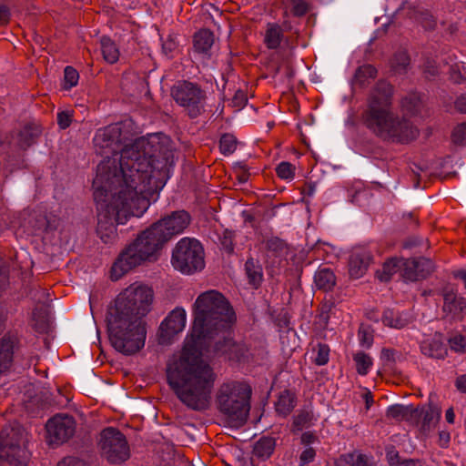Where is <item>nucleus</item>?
<instances>
[{"label": "nucleus", "instance_id": "f257e3e1", "mask_svg": "<svg viewBox=\"0 0 466 466\" xmlns=\"http://www.w3.org/2000/svg\"><path fill=\"white\" fill-rule=\"evenodd\" d=\"M157 138L139 139L122 152L120 171L116 160L107 159L96 167L93 180L96 203V234L104 243L117 237L116 224H124L130 216L139 217L148 208L147 196L160 190L168 179V161L157 160L151 166L145 154L154 151Z\"/></svg>", "mask_w": 466, "mask_h": 466}, {"label": "nucleus", "instance_id": "f03ea898", "mask_svg": "<svg viewBox=\"0 0 466 466\" xmlns=\"http://www.w3.org/2000/svg\"><path fill=\"white\" fill-rule=\"evenodd\" d=\"M226 333L210 341H198L196 345L186 343L179 358L167 366L169 386L177 399L192 410L203 411L209 407L216 380V374L201 358L200 350L225 356L228 360L241 361L246 358L247 346L234 341Z\"/></svg>", "mask_w": 466, "mask_h": 466}, {"label": "nucleus", "instance_id": "7ed1b4c3", "mask_svg": "<svg viewBox=\"0 0 466 466\" xmlns=\"http://www.w3.org/2000/svg\"><path fill=\"white\" fill-rule=\"evenodd\" d=\"M153 297L149 287L137 282L116 297L106 317L109 340L115 350L132 355L144 347L147 331L141 319L149 312Z\"/></svg>", "mask_w": 466, "mask_h": 466}, {"label": "nucleus", "instance_id": "20e7f679", "mask_svg": "<svg viewBox=\"0 0 466 466\" xmlns=\"http://www.w3.org/2000/svg\"><path fill=\"white\" fill-rule=\"evenodd\" d=\"M191 216L186 210L172 211L144 230L118 255L111 268V278L119 279L134 268L151 260L173 237L189 226Z\"/></svg>", "mask_w": 466, "mask_h": 466}, {"label": "nucleus", "instance_id": "39448f33", "mask_svg": "<svg viewBox=\"0 0 466 466\" xmlns=\"http://www.w3.org/2000/svg\"><path fill=\"white\" fill-rule=\"evenodd\" d=\"M392 96L393 86L380 80L370 92L363 115L364 124L382 140L409 143L418 137L419 130L410 120L392 111Z\"/></svg>", "mask_w": 466, "mask_h": 466}, {"label": "nucleus", "instance_id": "423d86ee", "mask_svg": "<svg viewBox=\"0 0 466 466\" xmlns=\"http://www.w3.org/2000/svg\"><path fill=\"white\" fill-rule=\"evenodd\" d=\"M193 328L190 345L210 341L228 332L236 323V313L224 295L211 289L198 295L193 305Z\"/></svg>", "mask_w": 466, "mask_h": 466}, {"label": "nucleus", "instance_id": "0eeeda50", "mask_svg": "<svg viewBox=\"0 0 466 466\" xmlns=\"http://www.w3.org/2000/svg\"><path fill=\"white\" fill-rule=\"evenodd\" d=\"M153 137L157 138V146L154 147L151 149L150 153L145 154V158L150 162L151 166H156L157 160H167L168 161V172L170 171V167L173 166L174 157L173 153L170 148H168V138L160 134H153L149 135L147 137H141L134 141L131 145L126 146L121 149L120 155L118 156L117 149L120 147L121 143V127L118 124L109 125L106 127L99 128L94 137L93 142L96 148L105 150L108 149V152L113 153V157H106L103 160L106 161L107 159L116 160V165L117 168V174L119 177L122 179V173L120 171V158L122 157V152L129 147L134 146L137 140L139 139H151ZM102 163V161L98 164V166Z\"/></svg>", "mask_w": 466, "mask_h": 466}, {"label": "nucleus", "instance_id": "6e6552de", "mask_svg": "<svg viewBox=\"0 0 466 466\" xmlns=\"http://www.w3.org/2000/svg\"><path fill=\"white\" fill-rule=\"evenodd\" d=\"M250 395V387L243 382H224L216 396L218 409L233 426H240L248 419Z\"/></svg>", "mask_w": 466, "mask_h": 466}, {"label": "nucleus", "instance_id": "1a4fd4ad", "mask_svg": "<svg viewBox=\"0 0 466 466\" xmlns=\"http://www.w3.org/2000/svg\"><path fill=\"white\" fill-rule=\"evenodd\" d=\"M0 459L12 466H26L30 452L26 447L27 434L21 426L1 431Z\"/></svg>", "mask_w": 466, "mask_h": 466}, {"label": "nucleus", "instance_id": "9d476101", "mask_svg": "<svg viewBox=\"0 0 466 466\" xmlns=\"http://www.w3.org/2000/svg\"><path fill=\"white\" fill-rule=\"evenodd\" d=\"M173 267L185 274H193L204 268V249L201 243L189 238H181L172 252Z\"/></svg>", "mask_w": 466, "mask_h": 466}, {"label": "nucleus", "instance_id": "9b49d317", "mask_svg": "<svg viewBox=\"0 0 466 466\" xmlns=\"http://www.w3.org/2000/svg\"><path fill=\"white\" fill-rule=\"evenodd\" d=\"M171 96L190 118H197L206 111L207 94L197 83L177 82L171 88Z\"/></svg>", "mask_w": 466, "mask_h": 466}, {"label": "nucleus", "instance_id": "f8f14e48", "mask_svg": "<svg viewBox=\"0 0 466 466\" xmlns=\"http://www.w3.org/2000/svg\"><path fill=\"white\" fill-rule=\"evenodd\" d=\"M98 448L101 456L110 464H121L130 457V448L126 436L114 427H107L100 432Z\"/></svg>", "mask_w": 466, "mask_h": 466}, {"label": "nucleus", "instance_id": "ddd939ff", "mask_svg": "<svg viewBox=\"0 0 466 466\" xmlns=\"http://www.w3.org/2000/svg\"><path fill=\"white\" fill-rule=\"evenodd\" d=\"M46 431L51 443H64L74 436L76 421L72 416L57 414L47 421Z\"/></svg>", "mask_w": 466, "mask_h": 466}, {"label": "nucleus", "instance_id": "4468645a", "mask_svg": "<svg viewBox=\"0 0 466 466\" xmlns=\"http://www.w3.org/2000/svg\"><path fill=\"white\" fill-rule=\"evenodd\" d=\"M186 325V311L177 308L163 320L158 330L160 344L170 343L172 338L181 332Z\"/></svg>", "mask_w": 466, "mask_h": 466}, {"label": "nucleus", "instance_id": "2eb2a0df", "mask_svg": "<svg viewBox=\"0 0 466 466\" xmlns=\"http://www.w3.org/2000/svg\"><path fill=\"white\" fill-rule=\"evenodd\" d=\"M291 29L289 22L285 21L282 25L272 22L268 23L265 27L263 42L268 49H278L282 42L289 43V38L284 35L285 31Z\"/></svg>", "mask_w": 466, "mask_h": 466}, {"label": "nucleus", "instance_id": "dca6fc26", "mask_svg": "<svg viewBox=\"0 0 466 466\" xmlns=\"http://www.w3.org/2000/svg\"><path fill=\"white\" fill-rule=\"evenodd\" d=\"M443 312L446 317L452 319H462L466 312V302L463 298L458 296L452 289L443 290Z\"/></svg>", "mask_w": 466, "mask_h": 466}, {"label": "nucleus", "instance_id": "f3484780", "mask_svg": "<svg viewBox=\"0 0 466 466\" xmlns=\"http://www.w3.org/2000/svg\"><path fill=\"white\" fill-rule=\"evenodd\" d=\"M372 256L370 252L365 248H355L349 260V273L351 278L360 279L367 271Z\"/></svg>", "mask_w": 466, "mask_h": 466}, {"label": "nucleus", "instance_id": "a211bd4d", "mask_svg": "<svg viewBox=\"0 0 466 466\" xmlns=\"http://www.w3.org/2000/svg\"><path fill=\"white\" fill-rule=\"evenodd\" d=\"M18 343L17 335L6 333L0 339V373L8 370L13 361L14 350Z\"/></svg>", "mask_w": 466, "mask_h": 466}, {"label": "nucleus", "instance_id": "6ab92c4d", "mask_svg": "<svg viewBox=\"0 0 466 466\" xmlns=\"http://www.w3.org/2000/svg\"><path fill=\"white\" fill-rule=\"evenodd\" d=\"M419 416L412 424L420 426V430L423 433L429 432L433 429L441 417V410L432 405L418 409Z\"/></svg>", "mask_w": 466, "mask_h": 466}, {"label": "nucleus", "instance_id": "aec40b11", "mask_svg": "<svg viewBox=\"0 0 466 466\" xmlns=\"http://www.w3.org/2000/svg\"><path fill=\"white\" fill-rule=\"evenodd\" d=\"M419 416L418 408L412 405L395 404L388 408L386 417L396 421H407L412 424Z\"/></svg>", "mask_w": 466, "mask_h": 466}, {"label": "nucleus", "instance_id": "412c9836", "mask_svg": "<svg viewBox=\"0 0 466 466\" xmlns=\"http://www.w3.org/2000/svg\"><path fill=\"white\" fill-rule=\"evenodd\" d=\"M420 351L423 355L441 360L447 355V348L445 344L438 338L424 339L420 343Z\"/></svg>", "mask_w": 466, "mask_h": 466}, {"label": "nucleus", "instance_id": "4be33fe9", "mask_svg": "<svg viewBox=\"0 0 466 466\" xmlns=\"http://www.w3.org/2000/svg\"><path fill=\"white\" fill-rule=\"evenodd\" d=\"M381 319L385 326L393 329H402L410 322V317L408 313L392 309H385Z\"/></svg>", "mask_w": 466, "mask_h": 466}, {"label": "nucleus", "instance_id": "5701e85b", "mask_svg": "<svg viewBox=\"0 0 466 466\" xmlns=\"http://www.w3.org/2000/svg\"><path fill=\"white\" fill-rule=\"evenodd\" d=\"M215 37L213 33L208 29H202L194 35L195 51L209 56V51L214 44Z\"/></svg>", "mask_w": 466, "mask_h": 466}, {"label": "nucleus", "instance_id": "b1692460", "mask_svg": "<svg viewBox=\"0 0 466 466\" xmlns=\"http://www.w3.org/2000/svg\"><path fill=\"white\" fill-rule=\"evenodd\" d=\"M276 448V440L270 436H263L257 441L253 447V455L260 460L268 459Z\"/></svg>", "mask_w": 466, "mask_h": 466}, {"label": "nucleus", "instance_id": "393cba45", "mask_svg": "<svg viewBox=\"0 0 466 466\" xmlns=\"http://www.w3.org/2000/svg\"><path fill=\"white\" fill-rule=\"evenodd\" d=\"M377 69L372 65H363L359 66L354 74L352 85L363 87L370 83L371 79L376 78Z\"/></svg>", "mask_w": 466, "mask_h": 466}, {"label": "nucleus", "instance_id": "a878e982", "mask_svg": "<svg viewBox=\"0 0 466 466\" xmlns=\"http://www.w3.org/2000/svg\"><path fill=\"white\" fill-rule=\"evenodd\" d=\"M314 281L319 289L330 291L336 285V277L329 268H319L314 276Z\"/></svg>", "mask_w": 466, "mask_h": 466}, {"label": "nucleus", "instance_id": "bb28decb", "mask_svg": "<svg viewBox=\"0 0 466 466\" xmlns=\"http://www.w3.org/2000/svg\"><path fill=\"white\" fill-rule=\"evenodd\" d=\"M296 406V396L289 390H284L279 396L275 404L276 411L279 415L288 416Z\"/></svg>", "mask_w": 466, "mask_h": 466}, {"label": "nucleus", "instance_id": "cd10ccee", "mask_svg": "<svg viewBox=\"0 0 466 466\" xmlns=\"http://www.w3.org/2000/svg\"><path fill=\"white\" fill-rule=\"evenodd\" d=\"M245 271L249 284L258 288L263 279L262 267L258 260L249 258L245 263Z\"/></svg>", "mask_w": 466, "mask_h": 466}, {"label": "nucleus", "instance_id": "c85d7f7f", "mask_svg": "<svg viewBox=\"0 0 466 466\" xmlns=\"http://www.w3.org/2000/svg\"><path fill=\"white\" fill-rule=\"evenodd\" d=\"M41 130L35 125H26L18 133L17 145L22 149H26L35 143Z\"/></svg>", "mask_w": 466, "mask_h": 466}, {"label": "nucleus", "instance_id": "c756f323", "mask_svg": "<svg viewBox=\"0 0 466 466\" xmlns=\"http://www.w3.org/2000/svg\"><path fill=\"white\" fill-rule=\"evenodd\" d=\"M34 328L36 331L42 333L46 331L48 327V309L45 304L36 306L32 313Z\"/></svg>", "mask_w": 466, "mask_h": 466}, {"label": "nucleus", "instance_id": "7c9ffc66", "mask_svg": "<svg viewBox=\"0 0 466 466\" xmlns=\"http://www.w3.org/2000/svg\"><path fill=\"white\" fill-rule=\"evenodd\" d=\"M402 258H390L387 260L381 270L377 271V277L380 281L388 282L391 277L399 270L401 269Z\"/></svg>", "mask_w": 466, "mask_h": 466}, {"label": "nucleus", "instance_id": "2f4dec72", "mask_svg": "<svg viewBox=\"0 0 466 466\" xmlns=\"http://www.w3.org/2000/svg\"><path fill=\"white\" fill-rule=\"evenodd\" d=\"M100 44L104 59L109 64L116 63L119 58V51L116 44L107 36L101 37Z\"/></svg>", "mask_w": 466, "mask_h": 466}, {"label": "nucleus", "instance_id": "473e14b6", "mask_svg": "<svg viewBox=\"0 0 466 466\" xmlns=\"http://www.w3.org/2000/svg\"><path fill=\"white\" fill-rule=\"evenodd\" d=\"M410 66V56L404 50L397 52L391 60V68L395 74L403 75L407 73Z\"/></svg>", "mask_w": 466, "mask_h": 466}, {"label": "nucleus", "instance_id": "72a5a7b5", "mask_svg": "<svg viewBox=\"0 0 466 466\" xmlns=\"http://www.w3.org/2000/svg\"><path fill=\"white\" fill-rule=\"evenodd\" d=\"M338 466H368L367 457L360 453H347L341 455L338 461Z\"/></svg>", "mask_w": 466, "mask_h": 466}, {"label": "nucleus", "instance_id": "f704fd0d", "mask_svg": "<svg viewBox=\"0 0 466 466\" xmlns=\"http://www.w3.org/2000/svg\"><path fill=\"white\" fill-rule=\"evenodd\" d=\"M421 106L420 96L416 93L407 95L401 100V107L408 114L415 115L420 111Z\"/></svg>", "mask_w": 466, "mask_h": 466}, {"label": "nucleus", "instance_id": "c9c22d12", "mask_svg": "<svg viewBox=\"0 0 466 466\" xmlns=\"http://www.w3.org/2000/svg\"><path fill=\"white\" fill-rule=\"evenodd\" d=\"M401 269L402 277L406 280L418 281L421 279L419 276V268L416 266L415 258L402 259Z\"/></svg>", "mask_w": 466, "mask_h": 466}, {"label": "nucleus", "instance_id": "e433bc0d", "mask_svg": "<svg viewBox=\"0 0 466 466\" xmlns=\"http://www.w3.org/2000/svg\"><path fill=\"white\" fill-rule=\"evenodd\" d=\"M238 140L232 134L226 133L219 140V149L224 156L231 155L237 149Z\"/></svg>", "mask_w": 466, "mask_h": 466}, {"label": "nucleus", "instance_id": "4c0bfd02", "mask_svg": "<svg viewBox=\"0 0 466 466\" xmlns=\"http://www.w3.org/2000/svg\"><path fill=\"white\" fill-rule=\"evenodd\" d=\"M357 372L360 375H366L372 365V359L366 353L360 351L353 356Z\"/></svg>", "mask_w": 466, "mask_h": 466}, {"label": "nucleus", "instance_id": "58836bf2", "mask_svg": "<svg viewBox=\"0 0 466 466\" xmlns=\"http://www.w3.org/2000/svg\"><path fill=\"white\" fill-rule=\"evenodd\" d=\"M415 262L421 279L428 278L435 269L434 263L429 258L421 257L415 258Z\"/></svg>", "mask_w": 466, "mask_h": 466}, {"label": "nucleus", "instance_id": "ea45409f", "mask_svg": "<svg viewBox=\"0 0 466 466\" xmlns=\"http://www.w3.org/2000/svg\"><path fill=\"white\" fill-rule=\"evenodd\" d=\"M265 245L267 250L272 252L275 256L281 254L287 246L285 241L278 237L268 238L266 239Z\"/></svg>", "mask_w": 466, "mask_h": 466}, {"label": "nucleus", "instance_id": "a19ab883", "mask_svg": "<svg viewBox=\"0 0 466 466\" xmlns=\"http://www.w3.org/2000/svg\"><path fill=\"white\" fill-rule=\"evenodd\" d=\"M312 420L313 414L311 411L301 410L294 417L293 424L298 430H302L303 428L309 426Z\"/></svg>", "mask_w": 466, "mask_h": 466}, {"label": "nucleus", "instance_id": "79ce46f5", "mask_svg": "<svg viewBox=\"0 0 466 466\" xmlns=\"http://www.w3.org/2000/svg\"><path fill=\"white\" fill-rule=\"evenodd\" d=\"M359 339L360 344L367 348L370 347L373 343V329L369 325L361 324L359 329Z\"/></svg>", "mask_w": 466, "mask_h": 466}, {"label": "nucleus", "instance_id": "37998d69", "mask_svg": "<svg viewBox=\"0 0 466 466\" xmlns=\"http://www.w3.org/2000/svg\"><path fill=\"white\" fill-rule=\"evenodd\" d=\"M234 232L229 229L223 230L221 236L219 237V241L222 246V248L229 254L233 253L234 251Z\"/></svg>", "mask_w": 466, "mask_h": 466}, {"label": "nucleus", "instance_id": "c03bdc74", "mask_svg": "<svg viewBox=\"0 0 466 466\" xmlns=\"http://www.w3.org/2000/svg\"><path fill=\"white\" fill-rule=\"evenodd\" d=\"M276 173L282 179H292L295 176V167L289 162L283 161L277 166Z\"/></svg>", "mask_w": 466, "mask_h": 466}, {"label": "nucleus", "instance_id": "a18cd8bd", "mask_svg": "<svg viewBox=\"0 0 466 466\" xmlns=\"http://www.w3.org/2000/svg\"><path fill=\"white\" fill-rule=\"evenodd\" d=\"M329 360V347L327 344L319 343L317 345V356L314 362L318 366L326 365Z\"/></svg>", "mask_w": 466, "mask_h": 466}, {"label": "nucleus", "instance_id": "49530a36", "mask_svg": "<svg viewBox=\"0 0 466 466\" xmlns=\"http://www.w3.org/2000/svg\"><path fill=\"white\" fill-rule=\"evenodd\" d=\"M65 88L70 89L76 86L79 75L78 72L72 66H66L64 71Z\"/></svg>", "mask_w": 466, "mask_h": 466}, {"label": "nucleus", "instance_id": "de8ad7c7", "mask_svg": "<svg viewBox=\"0 0 466 466\" xmlns=\"http://www.w3.org/2000/svg\"><path fill=\"white\" fill-rule=\"evenodd\" d=\"M453 143L457 145L466 144V122L458 125L451 135Z\"/></svg>", "mask_w": 466, "mask_h": 466}, {"label": "nucleus", "instance_id": "09e8293b", "mask_svg": "<svg viewBox=\"0 0 466 466\" xmlns=\"http://www.w3.org/2000/svg\"><path fill=\"white\" fill-rule=\"evenodd\" d=\"M292 13L295 16H303L309 11V5L306 0H290Z\"/></svg>", "mask_w": 466, "mask_h": 466}, {"label": "nucleus", "instance_id": "8fccbe9b", "mask_svg": "<svg viewBox=\"0 0 466 466\" xmlns=\"http://www.w3.org/2000/svg\"><path fill=\"white\" fill-rule=\"evenodd\" d=\"M56 466H91L87 461L78 457L68 456L62 459Z\"/></svg>", "mask_w": 466, "mask_h": 466}, {"label": "nucleus", "instance_id": "3c124183", "mask_svg": "<svg viewBox=\"0 0 466 466\" xmlns=\"http://www.w3.org/2000/svg\"><path fill=\"white\" fill-rule=\"evenodd\" d=\"M386 458L390 466H399L400 463L399 451L393 445H390L386 448Z\"/></svg>", "mask_w": 466, "mask_h": 466}, {"label": "nucleus", "instance_id": "603ef678", "mask_svg": "<svg viewBox=\"0 0 466 466\" xmlns=\"http://www.w3.org/2000/svg\"><path fill=\"white\" fill-rule=\"evenodd\" d=\"M247 102H248V97H247L246 93L242 90H238V91H236V93L231 100V105H232V106L236 107L237 110H240L241 108H243L246 106Z\"/></svg>", "mask_w": 466, "mask_h": 466}, {"label": "nucleus", "instance_id": "864d4df0", "mask_svg": "<svg viewBox=\"0 0 466 466\" xmlns=\"http://www.w3.org/2000/svg\"><path fill=\"white\" fill-rule=\"evenodd\" d=\"M73 113L70 111H61L57 114V124L61 129L67 128L72 123Z\"/></svg>", "mask_w": 466, "mask_h": 466}, {"label": "nucleus", "instance_id": "5fc2aeb1", "mask_svg": "<svg viewBox=\"0 0 466 466\" xmlns=\"http://www.w3.org/2000/svg\"><path fill=\"white\" fill-rule=\"evenodd\" d=\"M450 347L456 352L463 351L466 343L465 339L461 335H456L449 339Z\"/></svg>", "mask_w": 466, "mask_h": 466}, {"label": "nucleus", "instance_id": "6e6d98bb", "mask_svg": "<svg viewBox=\"0 0 466 466\" xmlns=\"http://www.w3.org/2000/svg\"><path fill=\"white\" fill-rule=\"evenodd\" d=\"M177 46V44L175 37L172 35H168L162 44V49L166 55H171L176 50Z\"/></svg>", "mask_w": 466, "mask_h": 466}, {"label": "nucleus", "instance_id": "4d7b16f0", "mask_svg": "<svg viewBox=\"0 0 466 466\" xmlns=\"http://www.w3.org/2000/svg\"><path fill=\"white\" fill-rule=\"evenodd\" d=\"M423 73L427 78L438 75L439 70L434 61L427 60L423 65Z\"/></svg>", "mask_w": 466, "mask_h": 466}, {"label": "nucleus", "instance_id": "13d9d810", "mask_svg": "<svg viewBox=\"0 0 466 466\" xmlns=\"http://www.w3.org/2000/svg\"><path fill=\"white\" fill-rule=\"evenodd\" d=\"M316 456V451L313 448H307L305 451H303L299 456L300 463L302 465L308 464L311 461H313L314 458Z\"/></svg>", "mask_w": 466, "mask_h": 466}, {"label": "nucleus", "instance_id": "bf43d9fd", "mask_svg": "<svg viewBox=\"0 0 466 466\" xmlns=\"http://www.w3.org/2000/svg\"><path fill=\"white\" fill-rule=\"evenodd\" d=\"M420 23L422 26L427 30H433L436 26V21L434 17L430 14H422Z\"/></svg>", "mask_w": 466, "mask_h": 466}, {"label": "nucleus", "instance_id": "052dcab7", "mask_svg": "<svg viewBox=\"0 0 466 466\" xmlns=\"http://www.w3.org/2000/svg\"><path fill=\"white\" fill-rule=\"evenodd\" d=\"M455 107L461 113L466 114V94L461 95L455 101Z\"/></svg>", "mask_w": 466, "mask_h": 466}, {"label": "nucleus", "instance_id": "680f3d73", "mask_svg": "<svg viewBox=\"0 0 466 466\" xmlns=\"http://www.w3.org/2000/svg\"><path fill=\"white\" fill-rule=\"evenodd\" d=\"M395 354H396V350H394L392 349H386V348H384L381 350L380 357L384 360L394 361L395 360V358H394Z\"/></svg>", "mask_w": 466, "mask_h": 466}, {"label": "nucleus", "instance_id": "e2e57ef3", "mask_svg": "<svg viewBox=\"0 0 466 466\" xmlns=\"http://www.w3.org/2000/svg\"><path fill=\"white\" fill-rule=\"evenodd\" d=\"M10 18L9 8L0 4V24L7 23Z\"/></svg>", "mask_w": 466, "mask_h": 466}, {"label": "nucleus", "instance_id": "0e129e2a", "mask_svg": "<svg viewBox=\"0 0 466 466\" xmlns=\"http://www.w3.org/2000/svg\"><path fill=\"white\" fill-rule=\"evenodd\" d=\"M330 308H331L330 305L325 304L320 309L319 319L325 324L329 320V314H328V312L329 311Z\"/></svg>", "mask_w": 466, "mask_h": 466}, {"label": "nucleus", "instance_id": "69168bd1", "mask_svg": "<svg viewBox=\"0 0 466 466\" xmlns=\"http://www.w3.org/2000/svg\"><path fill=\"white\" fill-rule=\"evenodd\" d=\"M451 78L454 83L461 84L463 82V76L459 70L451 69Z\"/></svg>", "mask_w": 466, "mask_h": 466}, {"label": "nucleus", "instance_id": "338daca9", "mask_svg": "<svg viewBox=\"0 0 466 466\" xmlns=\"http://www.w3.org/2000/svg\"><path fill=\"white\" fill-rule=\"evenodd\" d=\"M316 440V436L311 432H304L301 436V442L303 444L309 445Z\"/></svg>", "mask_w": 466, "mask_h": 466}, {"label": "nucleus", "instance_id": "774afa93", "mask_svg": "<svg viewBox=\"0 0 466 466\" xmlns=\"http://www.w3.org/2000/svg\"><path fill=\"white\" fill-rule=\"evenodd\" d=\"M456 387L461 392H466V375H462L456 380Z\"/></svg>", "mask_w": 466, "mask_h": 466}]
</instances>
